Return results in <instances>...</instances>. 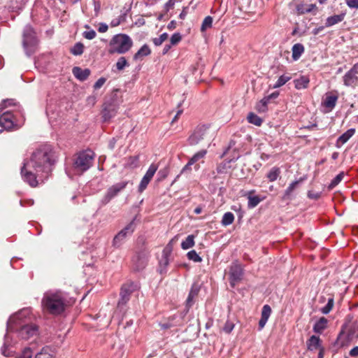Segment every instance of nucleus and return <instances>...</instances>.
<instances>
[{"label":"nucleus","mask_w":358,"mask_h":358,"mask_svg":"<svg viewBox=\"0 0 358 358\" xmlns=\"http://www.w3.org/2000/svg\"><path fill=\"white\" fill-rule=\"evenodd\" d=\"M338 99V96L337 94H327L322 104L325 108H328L329 110H331L335 107Z\"/></svg>","instance_id":"obj_16"},{"label":"nucleus","mask_w":358,"mask_h":358,"mask_svg":"<svg viewBox=\"0 0 358 358\" xmlns=\"http://www.w3.org/2000/svg\"><path fill=\"white\" fill-rule=\"evenodd\" d=\"M136 258L138 259V260L139 262V264L136 266V269L140 270L145 266V260L141 259L139 257H137Z\"/></svg>","instance_id":"obj_54"},{"label":"nucleus","mask_w":358,"mask_h":358,"mask_svg":"<svg viewBox=\"0 0 358 358\" xmlns=\"http://www.w3.org/2000/svg\"><path fill=\"white\" fill-rule=\"evenodd\" d=\"M106 78H100L94 85L93 87L94 90L100 89L106 83Z\"/></svg>","instance_id":"obj_49"},{"label":"nucleus","mask_w":358,"mask_h":358,"mask_svg":"<svg viewBox=\"0 0 358 358\" xmlns=\"http://www.w3.org/2000/svg\"><path fill=\"white\" fill-rule=\"evenodd\" d=\"M208 135V127L205 125L199 126L189 137L188 141L190 145H194L203 140Z\"/></svg>","instance_id":"obj_11"},{"label":"nucleus","mask_w":358,"mask_h":358,"mask_svg":"<svg viewBox=\"0 0 358 358\" xmlns=\"http://www.w3.org/2000/svg\"><path fill=\"white\" fill-rule=\"evenodd\" d=\"M108 27L106 24L101 23L99 24L98 31L101 33H104L108 30Z\"/></svg>","instance_id":"obj_56"},{"label":"nucleus","mask_w":358,"mask_h":358,"mask_svg":"<svg viewBox=\"0 0 358 358\" xmlns=\"http://www.w3.org/2000/svg\"><path fill=\"white\" fill-rule=\"evenodd\" d=\"M157 169H158V166L155 164H152L148 171H146L145 176H143V178L149 180L151 181L152 178H153L155 173H156V171H157Z\"/></svg>","instance_id":"obj_31"},{"label":"nucleus","mask_w":358,"mask_h":358,"mask_svg":"<svg viewBox=\"0 0 358 358\" xmlns=\"http://www.w3.org/2000/svg\"><path fill=\"white\" fill-rule=\"evenodd\" d=\"M269 101L270 100L268 96H265L264 99H262L257 106L258 110L264 111Z\"/></svg>","instance_id":"obj_45"},{"label":"nucleus","mask_w":358,"mask_h":358,"mask_svg":"<svg viewBox=\"0 0 358 358\" xmlns=\"http://www.w3.org/2000/svg\"><path fill=\"white\" fill-rule=\"evenodd\" d=\"M315 8V4H310L308 6V8H306L301 10L300 12L301 13H309V12L312 11Z\"/></svg>","instance_id":"obj_60"},{"label":"nucleus","mask_w":358,"mask_h":358,"mask_svg":"<svg viewBox=\"0 0 358 358\" xmlns=\"http://www.w3.org/2000/svg\"><path fill=\"white\" fill-rule=\"evenodd\" d=\"M132 45V40L127 34H116L110 41L108 52L110 54H124L131 49Z\"/></svg>","instance_id":"obj_6"},{"label":"nucleus","mask_w":358,"mask_h":358,"mask_svg":"<svg viewBox=\"0 0 358 358\" xmlns=\"http://www.w3.org/2000/svg\"><path fill=\"white\" fill-rule=\"evenodd\" d=\"M33 355L32 350L30 348H25L22 354L15 358H31Z\"/></svg>","instance_id":"obj_43"},{"label":"nucleus","mask_w":358,"mask_h":358,"mask_svg":"<svg viewBox=\"0 0 358 358\" xmlns=\"http://www.w3.org/2000/svg\"><path fill=\"white\" fill-rule=\"evenodd\" d=\"M355 129H350L347 130L337 139L336 142V146L338 148H341L343 144L348 142V141L355 134Z\"/></svg>","instance_id":"obj_18"},{"label":"nucleus","mask_w":358,"mask_h":358,"mask_svg":"<svg viewBox=\"0 0 358 358\" xmlns=\"http://www.w3.org/2000/svg\"><path fill=\"white\" fill-rule=\"evenodd\" d=\"M120 18L114 19L111 21L110 25L111 27H117L120 24Z\"/></svg>","instance_id":"obj_62"},{"label":"nucleus","mask_w":358,"mask_h":358,"mask_svg":"<svg viewBox=\"0 0 358 358\" xmlns=\"http://www.w3.org/2000/svg\"><path fill=\"white\" fill-rule=\"evenodd\" d=\"M138 156L131 157L129 159V163L131 167H136L138 166Z\"/></svg>","instance_id":"obj_52"},{"label":"nucleus","mask_w":358,"mask_h":358,"mask_svg":"<svg viewBox=\"0 0 358 358\" xmlns=\"http://www.w3.org/2000/svg\"><path fill=\"white\" fill-rule=\"evenodd\" d=\"M187 257L189 260H192L194 262H201L202 261L201 257L194 250L188 252Z\"/></svg>","instance_id":"obj_38"},{"label":"nucleus","mask_w":358,"mask_h":358,"mask_svg":"<svg viewBox=\"0 0 358 358\" xmlns=\"http://www.w3.org/2000/svg\"><path fill=\"white\" fill-rule=\"evenodd\" d=\"M134 229V220H132L114 237L113 245L117 248L120 247L125 238L129 235H131Z\"/></svg>","instance_id":"obj_10"},{"label":"nucleus","mask_w":358,"mask_h":358,"mask_svg":"<svg viewBox=\"0 0 358 358\" xmlns=\"http://www.w3.org/2000/svg\"><path fill=\"white\" fill-rule=\"evenodd\" d=\"M182 39V36L180 33H175L171 37V44L172 45H176Z\"/></svg>","instance_id":"obj_44"},{"label":"nucleus","mask_w":358,"mask_h":358,"mask_svg":"<svg viewBox=\"0 0 358 358\" xmlns=\"http://www.w3.org/2000/svg\"><path fill=\"white\" fill-rule=\"evenodd\" d=\"M194 236L189 235L185 241L181 243V248L183 250H187L192 248L194 245Z\"/></svg>","instance_id":"obj_26"},{"label":"nucleus","mask_w":358,"mask_h":358,"mask_svg":"<svg viewBox=\"0 0 358 358\" xmlns=\"http://www.w3.org/2000/svg\"><path fill=\"white\" fill-rule=\"evenodd\" d=\"M207 154L206 150H201L196 153H195L190 159L189 161L192 164H195L196 162L200 161L201 159H203L205 156Z\"/></svg>","instance_id":"obj_27"},{"label":"nucleus","mask_w":358,"mask_h":358,"mask_svg":"<svg viewBox=\"0 0 358 358\" xmlns=\"http://www.w3.org/2000/svg\"><path fill=\"white\" fill-rule=\"evenodd\" d=\"M358 64H355L343 76V83L345 86L355 87L358 85Z\"/></svg>","instance_id":"obj_13"},{"label":"nucleus","mask_w":358,"mask_h":358,"mask_svg":"<svg viewBox=\"0 0 358 358\" xmlns=\"http://www.w3.org/2000/svg\"><path fill=\"white\" fill-rule=\"evenodd\" d=\"M248 121L256 126H260L262 123V120L256 114L250 113L248 115Z\"/></svg>","instance_id":"obj_30"},{"label":"nucleus","mask_w":358,"mask_h":358,"mask_svg":"<svg viewBox=\"0 0 358 358\" xmlns=\"http://www.w3.org/2000/svg\"><path fill=\"white\" fill-rule=\"evenodd\" d=\"M299 182L298 181H294L292 182L289 187L285 190V196H288L291 194V193L294 191V189L298 185Z\"/></svg>","instance_id":"obj_47"},{"label":"nucleus","mask_w":358,"mask_h":358,"mask_svg":"<svg viewBox=\"0 0 358 358\" xmlns=\"http://www.w3.org/2000/svg\"><path fill=\"white\" fill-rule=\"evenodd\" d=\"M234 220V215L231 212H227L224 214L222 219V224L223 226H228L233 223Z\"/></svg>","instance_id":"obj_29"},{"label":"nucleus","mask_w":358,"mask_h":358,"mask_svg":"<svg viewBox=\"0 0 358 358\" xmlns=\"http://www.w3.org/2000/svg\"><path fill=\"white\" fill-rule=\"evenodd\" d=\"M278 96H279V92H274L271 93V94L268 95L267 96L269 99V100H271V99H276Z\"/></svg>","instance_id":"obj_63"},{"label":"nucleus","mask_w":358,"mask_h":358,"mask_svg":"<svg viewBox=\"0 0 358 358\" xmlns=\"http://www.w3.org/2000/svg\"><path fill=\"white\" fill-rule=\"evenodd\" d=\"M345 13H341L327 17L325 23L326 27H331L336 24H338V22H342L345 17Z\"/></svg>","instance_id":"obj_21"},{"label":"nucleus","mask_w":358,"mask_h":358,"mask_svg":"<svg viewBox=\"0 0 358 358\" xmlns=\"http://www.w3.org/2000/svg\"><path fill=\"white\" fill-rule=\"evenodd\" d=\"M291 79V77L288 75H282L279 77L276 83L273 85V88H278L284 85L287 82Z\"/></svg>","instance_id":"obj_35"},{"label":"nucleus","mask_w":358,"mask_h":358,"mask_svg":"<svg viewBox=\"0 0 358 358\" xmlns=\"http://www.w3.org/2000/svg\"><path fill=\"white\" fill-rule=\"evenodd\" d=\"M115 66L118 71H122L126 66H129V63L124 57H121L118 59Z\"/></svg>","instance_id":"obj_37"},{"label":"nucleus","mask_w":358,"mask_h":358,"mask_svg":"<svg viewBox=\"0 0 358 358\" xmlns=\"http://www.w3.org/2000/svg\"><path fill=\"white\" fill-rule=\"evenodd\" d=\"M137 288L134 282H127L124 284L120 289V299L117 305V310L114 313V317H117L119 320L122 319L125 313V306L130 299V296Z\"/></svg>","instance_id":"obj_7"},{"label":"nucleus","mask_w":358,"mask_h":358,"mask_svg":"<svg viewBox=\"0 0 358 358\" xmlns=\"http://www.w3.org/2000/svg\"><path fill=\"white\" fill-rule=\"evenodd\" d=\"M84 45L80 42L76 43L71 49L70 52L72 55L78 56L83 54Z\"/></svg>","instance_id":"obj_28"},{"label":"nucleus","mask_w":358,"mask_h":358,"mask_svg":"<svg viewBox=\"0 0 358 358\" xmlns=\"http://www.w3.org/2000/svg\"><path fill=\"white\" fill-rule=\"evenodd\" d=\"M248 206L249 208H253L256 207L262 201L259 196H248Z\"/></svg>","instance_id":"obj_33"},{"label":"nucleus","mask_w":358,"mask_h":358,"mask_svg":"<svg viewBox=\"0 0 358 358\" xmlns=\"http://www.w3.org/2000/svg\"><path fill=\"white\" fill-rule=\"evenodd\" d=\"M151 51L148 45H143L136 53L134 55V59L138 60L143 57L148 56L150 54Z\"/></svg>","instance_id":"obj_23"},{"label":"nucleus","mask_w":358,"mask_h":358,"mask_svg":"<svg viewBox=\"0 0 358 358\" xmlns=\"http://www.w3.org/2000/svg\"><path fill=\"white\" fill-rule=\"evenodd\" d=\"M343 333H344V331H343V330H342L340 332L339 335L338 336V338H337V340H336V344L338 345H339L341 348H343L345 345H347V343L345 341H343L341 339V337H342Z\"/></svg>","instance_id":"obj_50"},{"label":"nucleus","mask_w":358,"mask_h":358,"mask_svg":"<svg viewBox=\"0 0 358 358\" xmlns=\"http://www.w3.org/2000/svg\"><path fill=\"white\" fill-rule=\"evenodd\" d=\"M127 181H122L120 182L113 185L108 189L106 197L108 199H111L112 198L115 196L120 191L124 189L127 185Z\"/></svg>","instance_id":"obj_14"},{"label":"nucleus","mask_w":358,"mask_h":358,"mask_svg":"<svg viewBox=\"0 0 358 358\" xmlns=\"http://www.w3.org/2000/svg\"><path fill=\"white\" fill-rule=\"evenodd\" d=\"M280 174V169L278 167H273L267 174V178L270 182L275 181Z\"/></svg>","instance_id":"obj_25"},{"label":"nucleus","mask_w":358,"mask_h":358,"mask_svg":"<svg viewBox=\"0 0 358 358\" xmlns=\"http://www.w3.org/2000/svg\"><path fill=\"white\" fill-rule=\"evenodd\" d=\"M344 173L341 172L339 174H338L331 182L329 185L330 188H333L336 187L343 178L344 177Z\"/></svg>","instance_id":"obj_41"},{"label":"nucleus","mask_w":358,"mask_h":358,"mask_svg":"<svg viewBox=\"0 0 358 358\" xmlns=\"http://www.w3.org/2000/svg\"><path fill=\"white\" fill-rule=\"evenodd\" d=\"M328 320L324 317H321L314 324L313 331L321 334L328 327Z\"/></svg>","instance_id":"obj_17"},{"label":"nucleus","mask_w":358,"mask_h":358,"mask_svg":"<svg viewBox=\"0 0 358 358\" xmlns=\"http://www.w3.org/2000/svg\"><path fill=\"white\" fill-rule=\"evenodd\" d=\"M0 126L6 130L12 129H18L22 124V121H20L17 118L19 114L22 117L20 110H6L1 111Z\"/></svg>","instance_id":"obj_9"},{"label":"nucleus","mask_w":358,"mask_h":358,"mask_svg":"<svg viewBox=\"0 0 358 358\" xmlns=\"http://www.w3.org/2000/svg\"><path fill=\"white\" fill-rule=\"evenodd\" d=\"M171 45H165L164 48V50H163V54H166L169 52V50H170L171 47Z\"/></svg>","instance_id":"obj_64"},{"label":"nucleus","mask_w":358,"mask_h":358,"mask_svg":"<svg viewBox=\"0 0 358 358\" xmlns=\"http://www.w3.org/2000/svg\"><path fill=\"white\" fill-rule=\"evenodd\" d=\"M17 107L16 102L14 99H5L0 103V111L6 110L8 107ZM19 106L17 108L19 109Z\"/></svg>","instance_id":"obj_32"},{"label":"nucleus","mask_w":358,"mask_h":358,"mask_svg":"<svg viewBox=\"0 0 358 358\" xmlns=\"http://www.w3.org/2000/svg\"><path fill=\"white\" fill-rule=\"evenodd\" d=\"M243 275V269L241 264H233L229 270V282L232 287L242 280Z\"/></svg>","instance_id":"obj_12"},{"label":"nucleus","mask_w":358,"mask_h":358,"mask_svg":"<svg viewBox=\"0 0 358 358\" xmlns=\"http://www.w3.org/2000/svg\"><path fill=\"white\" fill-rule=\"evenodd\" d=\"M72 72L74 76L80 81L87 80L88 76H90L89 69L83 70L78 66L73 67Z\"/></svg>","instance_id":"obj_19"},{"label":"nucleus","mask_w":358,"mask_h":358,"mask_svg":"<svg viewBox=\"0 0 358 358\" xmlns=\"http://www.w3.org/2000/svg\"><path fill=\"white\" fill-rule=\"evenodd\" d=\"M320 345V339L316 336H310L307 341L308 349L310 351L315 350L317 348H322Z\"/></svg>","instance_id":"obj_20"},{"label":"nucleus","mask_w":358,"mask_h":358,"mask_svg":"<svg viewBox=\"0 0 358 358\" xmlns=\"http://www.w3.org/2000/svg\"><path fill=\"white\" fill-rule=\"evenodd\" d=\"M308 83L309 79L306 76H301L300 78L294 80L295 87L298 90L307 88Z\"/></svg>","instance_id":"obj_24"},{"label":"nucleus","mask_w":358,"mask_h":358,"mask_svg":"<svg viewBox=\"0 0 358 358\" xmlns=\"http://www.w3.org/2000/svg\"><path fill=\"white\" fill-rule=\"evenodd\" d=\"M71 168H66V172L71 178L73 175H80L90 168V151L85 150L77 153L73 158Z\"/></svg>","instance_id":"obj_4"},{"label":"nucleus","mask_w":358,"mask_h":358,"mask_svg":"<svg viewBox=\"0 0 358 358\" xmlns=\"http://www.w3.org/2000/svg\"><path fill=\"white\" fill-rule=\"evenodd\" d=\"M168 264H169L168 255L166 253H165V252H164L163 258L160 262V265H161V266L166 267Z\"/></svg>","instance_id":"obj_53"},{"label":"nucleus","mask_w":358,"mask_h":358,"mask_svg":"<svg viewBox=\"0 0 358 358\" xmlns=\"http://www.w3.org/2000/svg\"><path fill=\"white\" fill-rule=\"evenodd\" d=\"M177 0H169L166 3V8L167 10L173 8Z\"/></svg>","instance_id":"obj_57"},{"label":"nucleus","mask_w":358,"mask_h":358,"mask_svg":"<svg viewBox=\"0 0 358 358\" xmlns=\"http://www.w3.org/2000/svg\"><path fill=\"white\" fill-rule=\"evenodd\" d=\"M167 38H168V34L163 33L162 34L160 35L159 37L153 38L152 41H153V43L156 46H159V45H162L163 43V42H164Z\"/></svg>","instance_id":"obj_40"},{"label":"nucleus","mask_w":358,"mask_h":358,"mask_svg":"<svg viewBox=\"0 0 358 358\" xmlns=\"http://www.w3.org/2000/svg\"><path fill=\"white\" fill-rule=\"evenodd\" d=\"M150 182V180L143 177V178L139 184V186H138V192H143L146 189V187Z\"/></svg>","instance_id":"obj_46"},{"label":"nucleus","mask_w":358,"mask_h":358,"mask_svg":"<svg viewBox=\"0 0 358 358\" xmlns=\"http://www.w3.org/2000/svg\"><path fill=\"white\" fill-rule=\"evenodd\" d=\"M271 313V308L268 305H264L262 308L261 317L268 320Z\"/></svg>","instance_id":"obj_42"},{"label":"nucleus","mask_w":358,"mask_h":358,"mask_svg":"<svg viewBox=\"0 0 358 358\" xmlns=\"http://www.w3.org/2000/svg\"><path fill=\"white\" fill-rule=\"evenodd\" d=\"M22 45L26 55L30 57L38 47V39L34 29L30 25L25 26L22 33Z\"/></svg>","instance_id":"obj_8"},{"label":"nucleus","mask_w":358,"mask_h":358,"mask_svg":"<svg viewBox=\"0 0 358 358\" xmlns=\"http://www.w3.org/2000/svg\"><path fill=\"white\" fill-rule=\"evenodd\" d=\"M199 290L197 289L192 288L190 290L188 297L187 299V305L191 306L193 304V299L198 294Z\"/></svg>","instance_id":"obj_39"},{"label":"nucleus","mask_w":358,"mask_h":358,"mask_svg":"<svg viewBox=\"0 0 358 358\" xmlns=\"http://www.w3.org/2000/svg\"><path fill=\"white\" fill-rule=\"evenodd\" d=\"M234 327V324L233 322L230 321H227L223 327V330L224 332L229 334L233 330Z\"/></svg>","instance_id":"obj_48"},{"label":"nucleus","mask_w":358,"mask_h":358,"mask_svg":"<svg viewBox=\"0 0 358 358\" xmlns=\"http://www.w3.org/2000/svg\"><path fill=\"white\" fill-rule=\"evenodd\" d=\"M122 103L121 92L119 90H114L106 99L102 111L104 121H108L114 117L120 105Z\"/></svg>","instance_id":"obj_5"},{"label":"nucleus","mask_w":358,"mask_h":358,"mask_svg":"<svg viewBox=\"0 0 358 358\" xmlns=\"http://www.w3.org/2000/svg\"><path fill=\"white\" fill-rule=\"evenodd\" d=\"M44 310L52 315L62 313L66 307L65 299L61 292L49 291L44 294L42 299Z\"/></svg>","instance_id":"obj_3"},{"label":"nucleus","mask_w":358,"mask_h":358,"mask_svg":"<svg viewBox=\"0 0 358 358\" xmlns=\"http://www.w3.org/2000/svg\"><path fill=\"white\" fill-rule=\"evenodd\" d=\"M101 9V4L99 2H94V12L96 13V15H97L99 13V10Z\"/></svg>","instance_id":"obj_61"},{"label":"nucleus","mask_w":358,"mask_h":358,"mask_svg":"<svg viewBox=\"0 0 358 358\" xmlns=\"http://www.w3.org/2000/svg\"><path fill=\"white\" fill-rule=\"evenodd\" d=\"M213 24V17L210 16H207L204 18L201 27V31L204 32L206 29L210 28Z\"/></svg>","instance_id":"obj_36"},{"label":"nucleus","mask_w":358,"mask_h":358,"mask_svg":"<svg viewBox=\"0 0 358 358\" xmlns=\"http://www.w3.org/2000/svg\"><path fill=\"white\" fill-rule=\"evenodd\" d=\"M34 317L29 308H23L10 316L7 322V332L1 351L7 357L13 356L15 350L11 333H15L22 340H28L37 335L38 327L33 323Z\"/></svg>","instance_id":"obj_1"},{"label":"nucleus","mask_w":358,"mask_h":358,"mask_svg":"<svg viewBox=\"0 0 358 358\" xmlns=\"http://www.w3.org/2000/svg\"><path fill=\"white\" fill-rule=\"evenodd\" d=\"M334 305V298L333 297L329 298L326 306L321 308V310H320L321 313L324 315L328 314L332 310Z\"/></svg>","instance_id":"obj_34"},{"label":"nucleus","mask_w":358,"mask_h":358,"mask_svg":"<svg viewBox=\"0 0 358 358\" xmlns=\"http://www.w3.org/2000/svg\"><path fill=\"white\" fill-rule=\"evenodd\" d=\"M350 356L357 357L358 356V346L353 348L349 352Z\"/></svg>","instance_id":"obj_59"},{"label":"nucleus","mask_w":358,"mask_h":358,"mask_svg":"<svg viewBox=\"0 0 358 358\" xmlns=\"http://www.w3.org/2000/svg\"><path fill=\"white\" fill-rule=\"evenodd\" d=\"M345 2L349 8L358 9V0H345Z\"/></svg>","instance_id":"obj_51"},{"label":"nucleus","mask_w":358,"mask_h":358,"mask_svg":"<svg viewBox=\"0 0 358 358\" xmlns=\"http://www.w3.org/2000/svg\"><path fill=\"white\" fill-rule=\"evenodd\" d=\"M56 350L50 346L43 347L36 355L35 358H55Z\"/></svg>","instance_id":"obj_15"},{"label":"nucleus","mask_w":358,"mask_h":358,"mask_svg":"<svg viewBox=\"0 0 358 358\" xmlns=\"http://www.w3.org/2000/svg\"><path fill=\"white\" fill-rule=\"evenodd\" d=\"M193 165L191 162L189 160L187 164L182 169L180 173H183L186 171H191V166Z\"/></svg>","instance_id":"obj_55"},{"label":"nucleus","mask_w":358,"mask_h":358,"mask_svg":"<svg viewBox=\"0 0 358 358\" xmlns=\"http://www.w3.org/2000/svg\"><path fill=\"white\" fill-rule=\"evenodd\" d=\"M267 321H268V319L264 318V317H261V319H260V320L259 322V327L260 329H263L264 327V326L266 324Z\"/></svg>","instance_id":"obj_58"},{"label":"nucleus","mask_w":358,"mask_h":358,"mask_svg":"<svg viewBox=\"0 0 358 358\" xmlns=\"http://www.w3.org/2000/svg\"><path fill=\"white\" fill-rule=\"evenodd\" d=\"M53 162V152L51 147L48 145L40 147L32 153L29 160L24 162L21 169L23 180L31 187L37 186V177L42 173H48Z\"/></svg>","instance_id":"obj_2"},{"label":"nucleus","mask_w":358,"mask_h":358,"mask_svg":"<svg viewBox=\"0 0 358 358\" xmlns=\"http://www.w3.org/2000/svg\"><path fill=\"white\" fill-rule=\"evenodd\" d=\"M292 59L298 60L304 52V47L301 43H296L292 46Z\"/></svg>","instance_id":"obj_22"}]
</instances>
